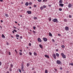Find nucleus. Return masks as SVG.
<instances>
[{
  "instance_id": "f257e3e1",
  "label": "nucleus",
  "mask_w": 73,
  "mask_h": 73,
  "mask_svg": "<svg viewBox=\"0 0 73 73\" xmlns=\"http://www.w3.org/2000/svg\"><path fill=\"white\" fill-rule=\"evenodd\" d=\"M52 21L53 22H54V23H56V22L57 23H58V20H57V19L56 18H55L53 19H52Z\"/></svg>"
},
{
  "instance_id": "f03ea898",
  "label": "nucleus",
  "mask_w": 73,
  "mask_h": 73,
  "mask_svg": "<svg viewBox=\"0 0 73 73\" xmlns=\"http://www.w3.org/2000/svg\"><path fill=\"white\" fill-rule=\"evenodd\" d=\"M56 64L59 65H62V62L58 60H57Z\"/></svg>"
},
{
  "instance_id": "7ed1b4c3",
  "label": "nucleus",
  "mask_w": 73,
  "mask_h": 73,
  "mask_svg": "<svg viewBox=\"0 0 73 73\" xmlns=\"http://www.w3.org/2000/svg\"><path fill=\"white\" fill-rule=\"evenodd\" d=\"M61 55L62 56L63 58H66V56L64 55V54L63 53H61Z\"/></svg>"
},
{
  "instance_id": "20e7f679",
  "label": "nucleus",
  "mask_w": 73,
  "mask_h": 73,
  "mask_svg": "<svg viewBox=\"0 0 73 73\" xmlns=\"http://www.w3.org/2000/svg\"><path fill=\"white\" fill-rule=\"evenodd\" d=\"M24 65L23 64L21 65V70L23 72H24Z\"/></svg>"
},
{
  "instance_id": "39448f33",
  "label": "nucleus",
  "mask_w": 73,
  "mask_h": 73,
  "mask_svg": "<svg viewBox=\"0 0 73 73\" xmlns=\"http://www.w3.org/2000/svg\"><path fill=\"white\" fill-rule=\"evenodd\" d=\"M43 40L45 42H46L47 40V38H46L44 37L43 38Z\"/></svg>"
},
{
  "instance_id": "423d86ee",
  "label": "nucleus",
  "mask_w": 73,
  "mask_h": 73,
  "mask_svg": "<svg viewBox=\"0 0 73 73\" xmlns=\"http://www.w3.org/2000/svg\"><path fill=\"white\" fill-rule=\"evenodd\" d=\"M27 13L29 15H31V14L32 13V12L31 11H27Z\"/></svg>"
},
{
  "instance_id": "0eeeda50",
  "label": "nucleus",
  "mask_w": 73,
  "mask_h": 73,
  "mask_svg": "<svg viewBox=\"0 0 73 73\" xmlns=\"http://www.w3.org/2000/svg\"><path fill=\"white\" fill-rule=\"evenodd\" d=\"M38 42H42V40H41V39H40V38H38Z\"/></svg>"
},
{
  "instance_id": "6e6552de",
  "label": "nucleus",
  "mask_w": 73,
  "mask_h": 73,
  "mask_svg": "<svg viewBox=\"0 0 73 73\" xmlns=\"http://www.w3.org/2000/svg\"><path fill=\"white\" fill-rule=\"evenodd\" d=\"M53 56L54 57V59L55 60H56V56L55 54H53Z\"/></svg>"
},
{
  "instance_id": "1a4fd4ad",
  "label": "nucleus",
  "mask_w": 73,
  "mask_h": 73,
  "mask_svg": "<svg viewBox=\"0 0 73 73\" xmlns=\"http://www.w3.org/2000/svg\"><path fill=\"white\" fill-rule=\"evenodd\" d=\"M65 30L67 31H69V27H65Z\"/></svg>"
},
{
  "instance_id": "9d476101",
  "label": "nucleus",
  "mask_w": 73,
  "mask_h": 73,
  "mask_svg": "<svg viewBox=\"0 0 73 73\" xmlns=\"http://www.w3.org/2000/svg\"><path fill=\"white\" fill-rule=\"evenodd\" d=\"M68 7L69 8H71V7H72V4H70L68 5Z\"/></svg>"
},
{
  "instance_id": "9b49d317",
  "label": "nucleus",
  "mask_w": 73,
  "mask_h": 73,
  "mask_svg": "<svg viewBox=\"0 0 73 73\" xmlns=\"http://www.w3.org/2000/svg\"><path fill=\"white\" fill-rule=\"evenodd\" d=\"M44 56L45 57H46V58H49V56H48V55H44Z\"/></svg>"
},
{
  "instance_id": "f8f14e48",
  "label": "nucleus",
  "mask_w": 73,
  "mask_h": 73,
  "mask_svg": "<svg viewBox=\"0 0 73 73\" xmlns=\"http://www.w3.org/2000/svg\"><path fill=\"white\" fill-rule=\"evenodd\" d=\"M59 6H60L61 7H62L64 5V4L60 3L59 5Z\"/></svg>"
},
{
  "instance_id": "ddd939ff",
  "label": "nucleus",
  "mask_w": 73,
  "mask_h": 73,
  "mask_svg": "<svg viewBox=\"0 0 73 73\" xmlns=\"http://www.w3.org/2000/svg\"><path fill=\"white\" fill-rule=\"evenodd\" d=\"M28 5H29V3L28 2H26L25 4L26 6H28Z\"/></svg>"
},
{
  "instance_id": "4468645a",
  "label": "nucleus",
  "mask_w": 73,
  "mask_h": 73,
  "mask_svg": "<svg viewBox=\"0 0 73 73\" xmlns=\"http://www.w3.org/2000/svg\"><path fill=\"white\" fill-rule=\"evenodd\" d=\"M56 57H59V54H58V53H56Z\"/></svg>"
},
{
  "instance_id": "2eb2a0df",
  "label": "nucleus",
  "mask_w": 73,
  "mask_h": 73,
  "mask_svg": "<svg viewBox=\"0 0 73 73\" xmlns=\"http://www.w3.org/2000/svg\"><path fill=\"white\" fill-rule=\"evenodd\" d=\"M63 1L62 0H60L59 1V4H62V3Z\"/></svg>"
},
{
  "instance_id": "dca6fc26",
  "label": "nucleus",
  "mask_w": 73,
  "mask_h": 73,
  "mask_svg": "<svg viewBox=\"0 0 73 73\" xmlns=\"http://www.w3.org/2000/svg\"><path fill=\"white\" fill-rule=\"evenodd\" d=\"M5 16L7 17H9V15H8L7 14H6V13L5 14Z\"/></svg>"
},
{
  "instance_id": "f3484780",
  "label": "nucleus",
  "mask_w": 73,
  "mask_h": 73,
  "mask_svg": "<svg viewBox=\"0 0 73 73\" xmlns=\"http://www.w3.org/2000/svg\"><path fill=\"white\" fill-rule=\"evenodd\" d=\"M49 36H51V37H52V34L50 33H49Z\"/></svg>"
},
{
  "instance_id": "a211bd4d",
  "label": "nucleus",
  "mask_w": 73,
  "mask_h": 73,
  "mask_svg": "<svg viewBox=\"0 0 73 73\" xmlns=\"http://www.w3.org/2000/svg\"><path fill=\"white\" fill-rule=\"evenodd\" d=\"M9 70L10 72H12V68L10 67V68L9 69Z\"/></svg>"
},
{
  "instance_id": "6ab92c4d",
  "label": "nucleus",
  "mask_w": 73,
  "mask_h": 73,
  "mask_svg": "<svg viewBox=\"0 0 73 73\" xmlns=\"http://www.w3.org/2000/svg\"><path fill=\"white\" fill-rule=\"evenodd\" d=\"M2 37L3 38H5V36L3 34H2Z\"/></svg>"
},
{
  "instance_id": "aec40b11",
  "label": "nucleus",
  "mask_w": 73,
  "mask_h": 73,
  "mask_svg": "<svg viewBox=\"0 0 73 73\" xmlns=\"http://www.w3.org/2000/svg\"><path fill=\"white\" fill-rule=\"evenodd\" d=\"M39 46L40 48H42V46L41 44H39Z\"/></svg>"
},
{
  "instance_id": "412c9836",
  "label": "nucleus",
  "mask_w": 73,
  "mask_h": 73,
  "mask_svg": "<svg viewBox=\"0 0 73 73\" xmlns=\"http://www.w3.org/2000/svg\"><path fill=\"white\" fill-rule=\"evenodd\" d=\"M16 37H20V36L18 34H17L16 35Z\"/></svg>"
},
{
  "instance_id": "4be33fe9",
  "label": "nucleus",
  "mask_w": 73,
  "mask_h": 73,
  "mask_svg": "<svg viewBox=\"0 0 73 73\" xmlns=\"http://www.w3.org/2000/svg\"><path fill=\"white\" fill-rule=\"evenodd\" d=\"M34 56H37V53H36L35 52H34Z\"/></svg>"
},
{
  "instance_id": "5701e85b",
  "label": "nucleus",
  "mask_w": 73,
  "mask_h": 73,
  "mask_svg": "<svg viewBox=\"0 0 73 73\" xmlns=\"http://www.w3.org/2000/svg\"><path fill=\"white\" fill-rule=\"evenodd\" d=\"M68 21L67 20V19H64V22H67V21Z\"/></svg>"
},
{
  "instance_id": "b1692460",
  "label": "nucleus",
  "mask_w": 73,
  "mask_h": 73,
  "mask_svg": "<svg viewBox=\"0 0 73 73\" xmlns=\"http://www.w3.org/2000/svg\"><path fill=\"white\" fill-rule=\"evenodd\" d=\"M46 7V5H44L43 6V8H45Z\"/></svg>"
},
{
  "instance_id": "393cba45",
  "label": "nucleus",
  "mask_w": 73,
  "mask_h": 73,
  "mask_svg": "<svg viewBox=\"0 0 73 73\" xmlns=\"http://www.w3.org/2000/svg\"><path fill=\"white\" fill-rule=\"evenodd\" d=\"M62 48H65V46L64 45H62L61 46Z\"/></svg>"
},
{
  "instance_id": "a878e982",
  "label": "nucleus",
  "mask_w": 73,
  "mask_h": 73,
  "mask_svg": "<svg viewBox=\"0 0 73 73\" xmlns=\"http://www.w3.org/2000/svg\"><path fill=\"white\" fill-rule=\"evenodd\" d=\"M13 65L12 64H10V67H11V68H13Z\"/></svg>"
},
{
  "instance_id": "bb28decb",
  "label": "nucleus",
  "mask_w": 73,
  "mask_h": 73,
  "mask_svg": "<svg viewBox=\"0 0 73 73\" xmlns=\"http://www.w3.org/2000/svg\"><path fill=\"white\" fill-rule=\"evenodd\" d=\"M29 4L30 5H32V3L30 2L29 3Z\"/></svg>"
},
{
  "instance_id": "cd10ccee",
  "label": "nucleus",
  "mask_w": 73,
  "mask_h": 73,
  "mask_svg": "<svg viewBox=\"0 0 73 73\" xmlns=\"http://www.w3.org/2000/svg\"><path fill=\"white\" fill-rule=\"evenodd\" d=\"M33 34H35V33H36V31H33Z\"/></svg>"
},
{
  "instance_id": "c85d7f7f",
  "label": "nucleus",
  "mask_w": 73,
  "mask_h": 73,
  "mask_svg": "<svg viewBox=\"0 0 73 73\" xmlns=\"http://www.w3.org/2000/svg\"><path fill=\"white\" fill-rule=\"evenodd\" d=\"M43 7H40V9H41V10H42L43 9Z\"/></svg>"
},
{
  "instance_id": "c756f323",
  "label": "nucleus",
  "mask_w": 73,
  "mask_h": 73,
  "mask_svg": "<svg viewBox=\"0 0 73 73\" xmlns=\"http://www.w3.org/2000/svg\"><path fill=\"white\" fill-rule=\"evenodd\" d=\"M45 73H48V70H45Z\"/></svg>"
},
{
  "instance_id": "7c9ffc66",
  "label": "nucleus",
  "mask_w": 73,
  "mask_h": 73,
  "mask_svg": "<svg viewBox=\"0 0 73 73\" xmlns=\"http://www.w3.org/2000/svg\"><path fill=\"white\" fill-rule=\"evenodd\" d=\"M19 54L20 56H22V55H23V53L21 52H19Z\"/></svg>"
},
{
  "instance_id": "2f4dec72",
  "label": "nucleus",
  "mask_w": 73,
  "mask_h": 73,
  "mask_svg": "<svg viewBox=\"0 0 73 73\" xmlns=\"http://www.w3.org/2000/svg\"><path fill=\"white\" fill-rule=\"evenodd\" d=\"M51 20H52V18H51V17L49 18V21H50Z\"/></svg>"
},
{
  "instance_id": "473e14b6",
  "label": "nucleus",
  "mask_w": 73,
  "mask_h": 73,
  "mask_svg": "<svg viewBox=\"0 0 73 73\" xmlns=\"http://www.w3.org/2000/svg\"><path fill=\"white\" fill-rule=\"evenodd\" d=\"M69 65H71L72 66H73V63H70Z\"/></svg>"
},
{
  "instance_id": "72a5a7b5",
  "label": "nucleus",
  "mask_w": 73,
  "mask_h": 73,
  "mask_svg": "<svg viewBox=\"0 0 73 73\" xmlns=\"http://www.w3.org/2000/svg\"><path fill=\"white\" fill-rule=\"evenodd\" d=\"M59 10L60 11H62V9L60 8L59 9Z\"/></svg>"
},
{
  "instance_id": "f704fd0d",
  "label": "nucleus",
  "mask_w": 73,
  "mask_h": 73,
  "mask_svg": "<svg viewBox=\"0 0 73 73\" xmlns=\"http://www.w3.org/2000/svg\"><path fill=\"white\" fill-rule=\"evenodd\" d=\"M36 27L35 26H34L33 27V29H34V30H35V29H36Z\"/></svg>"
},
{
  "instance_id": "c9c22d12",
  "label": "nucleus",
  "mask_w": 73,
  "mask_h": 73,
  "mask_svg": "<svg viewBox=\"0 0 73 73\" xmlns=\"http://www.w3.org/2000/svg\"><path fill=\"white\" fill-rule=\"evenodd\" d=\"M34 19H35L36 20H37V18L36 17H35L34 18Z\"/></svg>"
},
{
  "instance_id": "e433bc0d",
  "label": "nucleus",
  "mask_w": 73,
  "mask_h": 73,
  "mask_svg": "<svg viewBox=\"0 0 73 73\" xmlns=\"http://www.w3.org/2000/svg\"><path fill=\"white\" fill-rule=\"evenodd\" d=\"M37 7V5H34V7H35L36 8V7Z\"/></svg>"
},
{
  "instance_id": "4c0bfd02",
  "label": "nucleus",
  "mask_w": 73,
  "mask_h": 73,
  "mask_svg": "<svg viewBox=\"0 0 73 73\" xmlns=\"http://www.w3.org/2000/svg\"><path fill=\"white\" fill-rule=\"evenodd\" d=\"M29 54L30 56H31V55H32V53H31V52H29Z\"/></svg>"
},
{
  "instance_id": "58836bf2",
  "label": "nucleus",
  "mask_w": 73,
  "mask_h": 73,
  "mask_svg": "<svg viewBox=\"0 0 73 73\" xmlns=\"http://www.w3.org/2000/svg\"><path fill=\"white\" fill-rule=\"evenodd\" d=\"M40 3V2H41V0H37Z\"/></svg>"
},
{
  "instance_id": "ea45409f",
  "label": "nucleus",
  "mask_w": 73,
  "mask_h": 73,
  "mask_svg": "<svg viewBox=\"0 0 73 73\" xmlns=\"http://www.w3.org/2000/svg\"><path fill=\"white\" fill-rule=\"evenodd\" d=\"M54 70L56 72H57V69H56V68H54Z\"/></svg>"
},
{
  "instance_id": "a19ab883",
  "label": "nucleus",
  "mask_w": 73,
  "mask_h": 73,
  "mask_svg": "<svg viewBox=\"0 0 73 73\" xmlns=\"http://www.w3.org/2000/svg\"><path fill=\"white\" fill-rule=\"evenodd\" d=\"M19 72H20V73H21V70L20 69H19Z\"/></svg>"
},
{
  "instance_id": "79ce46f5",
  "label": "nucleus",
  "mask_w": 73,
  "mask_h": 73,
  "mask_svg": "<svg viewBox=\"0 0 73 73\" xmlns=\"http://www.w3.org/2000/svg\"><path fill=\"white\" fill-rule=\"evenodd\" d=\"M29 46H31V43H29Z\"/></svg>"
},
{
  "instance_id": "37998d69",
  "label": "nucleus",
  "mask_w": 73,
  "mask_h": 73,
  "mask_svg": "<svg viewBox=\"0 0 73 73\" xmlns=\"http://www.w3.org/2000/svg\"><path fill=\"white\" fill-rule=\"evenodd\" d=\"M60 70H62V67H60Z\"/></svg>"
},
{
  "instance_id": "c03bdc74",
  "label": "nucleus",
  "mask_w": 73,
  "mask_h": 73,
  "mask_svg": "<svg viewBox=\"0 0 73 73\" xmlns=\"http://www.w3.org/2000/svg\"><path fill=\"white\" fill-rule=\"evenodd\" d=\"M9 55H11V52H9Z\"/></svg>"
},
{
  "instance_id": "a18cd8bd",
  "label": "nucleus",
  "mask_w": 73,
  "mask_h": 73,
  "mask_svg": "<svg viewBox=\"0 0 73 73\" xmlns=\"http://www.w3.org/2000/svg\"><path fill=\"white\" fill-rule=\"evenodd\" d=\"M52 42H54V40L52 39Z\"/></svg>"
},
{
  "instance_id": "49530a36",
  "label": "nucleus",
  "mask_w": 73,
  "mask_h": 73,
  "mask_svg": "<svg viewBox=\"0 0 73 73\" xmlns=\"http://www.w3.org/2000/svg\"><path fill=\"white\" fill-rule=\"evenodd\" d=\"M13 31H14V32H17V31H16V30L15 29L13 30Z\"/></svg>"
},
{
  "instance_id": "de8ad7c7",
  "label": "nucleus",
  "mask_w": 73,
  "mask_h": 73,
  "mask_svg": "<svg viewBox=\"0 0 73 73\" xmlns=\"http://www.w3.org/2000/svg\"><path fill=\"white\" fill-rule=\"evenodd\" d=\"M69 17L70 18H71V17H72V16L70 15H69Z\"/></svg>"
},
{
  "instance_id": "09e8293b",
  "label": "nucleus",
  "mask_w": 73,
  "mask_h": 73,
  "mask_svg": "<svg viewBox=\"0 0 73 73\" xmlns=\"http://www.w3.org/2000/svg\"><path fill=\"white\" fill-rule=\"evenodd\" d=\"M56 52H58V49H57L56 50Z\"/></svg>"
},
{
  "instance_id": "8fccbe9b",
  "label": "nucleus",
  "mask_w": 73,
  "mask_h": 73,
  "mask_svg": "<svg viewBox=\"0 0 73 73\" xmlns=\"http://www.w3.org/2000/svg\"><path fill=\"white\" fill-rule=\"evenodd\" d=\"M20 38H21V39L23 38V36H21L20 37Z\"/></svg>"
},
{
  "instance_id": "3c124183",
  "label": "nucleus",
  "mask_w": 73,
  "mask_h": 73,
  "mask_svg": "<svg viewBox=\"0 0 73 73\" xmlns=\"http://www.w3.org/2000/svg\"><path fill=\"white\" fill-rule=\"evenodd\" d=\"M6 44L7 45H9V43H8V42H7Z\"/></svg>"
},
{
  "instance_id": "603ef678",
  "label": "nucleus",
  "mask_w": 73,
  "mask_h": 73,
  "mask_svg": "<svg viewBox=\"0 0 73 73\" xmlns=\"http://www.w3.org/2000/svg\"><path fill=\"white\" fill-rule=\"evenodd\" d=\"M27 66H29V64L27 63Z\"/></svg>"
},
{
  "instance_id": "864d4df0",
  "label": "nucleus",
  "mask_w": 73,
  "mask_h": 73,
  "mask_svg": "<svg viewBox=\"0 0 73 73\" xmlns=\"http://www.w3.org/2000/svg\"><path fill=\"white\" fill-rule=\"evenodd\" d=\"M1 65V62H0V66Z\"/></svg>"
},
{
  "instance_id": "5fc2aeb1",
  "label": "nucleus",
  "mask_w": 73,
  "mask_h": 73,
  "mask_svg": "<svg viewBox=\"0 0 73 73\" xmlns=\"http://www.w3.org/2000/svg\"><path fill=\"white\" fill-rule=\"evenodd\" d=\"M29 9H31L32 8V7H29Z\"/></svg>"
},
{
  "instance_id": "6e6d98bb",
  "label": "nucleus",
  "mask_w": 73,
  "mask_h": 73,
  "mask_svg": "<svg viewBox=\"0 0 73 73\" xmlns=\"http://www.w3.org/2000/svg\"><path fill=\"white\" fill-rule=\"evenodd\" d=\"M58 36H61V35H60V34H58Z\"/></svg>"
},
{
  "instance_id": "4d7b16f0",
  "label": "nucleus",
  "mask_w": 73,
  "mask_h": 73,
  "mask_svg": "<svg viewBox=\"0 0 73 73\" xmlns=\"http://www.w3.org/2000/svg\"><path fill=\"white\" fill-rule=\"evenodd\" d=\"M48 6H49V7H51V5H48Z\"/></svg>"
},
{
  "instance_id": "13d9d810",
  "label": "nucleus",
  "mask_w": 73,
  "mask_h": 73,
  "mask_svg": "<svg viewBox=\"0 0 73 73\" xmlns=\"http://www.w3.org/2000/svg\"><path fill=\"white\" fill-rule=\"evenodd\" d=\"M20 17H23V16H22V15H20Z\"/></svg>"
},
{
  "instance_id": "bf43d9fd",
  "label": "nucleus",
  "mask_w": 73,
  "mask_h": 73,
  "mask_svg": "<svg viewBox=\"0 0 73 73\" xmlns=\"http://www.w3.org/2000/svg\"><path fill=\"white\" fill-rule=\"evenodd\" d=\"M13 28H15V29H17V28H16L14 26H13Z\"/></svg>"
},
{
  "instance_id": "052dcab7",
  "label": "nucleus",
  "mask_w": 73,
  "mask_h": 73,
  "mask_svg": "<svg viewBox=\"0 0 73 73\" xmlns=\"http://www.w3.org/2000/svg\"><path fill=\"white\" fill-rule=\"evenodd\" d=\"M21 4H23V2H21Z\"/></svg>"
},
{
  "instance_id": "680f3d73",
  "label": "nucleus",
  "mask_w": 73,
  "mask_h": 73,
  "mask_svg": "<svg viewBox=\"0 0 73 73\" xmlns=\"http://www.w3.org/2000/svg\"><path fill=\"white\" fill-rule=\"evenodd\" d=\"M3 0H0L1 2H3Z\"/></svg>"
},
{
  "instance_id": "e2e57ef3",
  "label": "nucleus",
  "mask_w": 73,
  "mask_h": 73,
  "mask_svg": "<svg viewBox=\"0 0 73 73\" xmlns=\"http://www.w3.org/2000/svg\"><path fill=\"white\" fill-rule=\"evenodd\" d=\"M19 51H20V52H22V50H19Z\"/></svg>"
},
{
  "instance_id": "0e129e2a",
  "label": "nucleus",
  "mask_w": 73,
  "mask_h": 73,
  "mask_svg": "<svg viewBox=\"0 0 73 73\" xmlns=\"http://www.w3.org/2000/svg\"><path fill=\"white\" fill-rule=\"evenodd\" d=\"M34 69H35V68H32V70H34Z\"/></svg>"
},
{
  "instance_id": "69168bd1",
  "label": "nucleus",
  "mask_w": 73,
  "mask_h": 73,
  "mask_svg": "<svg viewBox=\"0 0 73 73\" xmlns=\"http://www.w3.org/2000/svg\"><path fill=\"white\" fill-rule=\"evenodd\" d=\"M1 23H3V21L2 20H1Z\"/></svg>"
},
{
  "instance_id": "338daca9",
  "label": "nucleus",
  "mask_w": 73,
  "mask_h": 73,
  "mask_svg": "<svg viewBox=\"0 0 73 73\" xmlns=\"http://www.w3.org/2000/svg\"><path fill=\"white\" fill-rule=\"evenodd\" d=\"M15 23H16V24H17V22H16V21H15Z\"/></svg>"
},
{
  "instance_id": "774afa93",
  "label": "nucleus",
  "mask_w": 73,
  "mask_h": 73,
  "mask_svg": "<svg viewBox=\"0 0 73 73\" xmlns=\"http://www.w3.org/2000/svg\"><path fill=\"white\" fill-rule=\"evenodd\" d=\"M6 73H9V71H7Z\"/></svg>"
}]
</instances>
